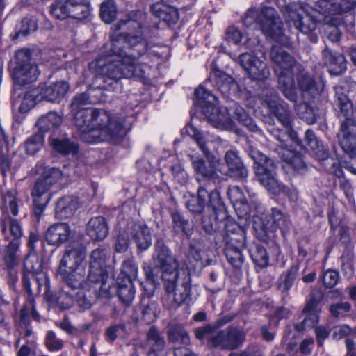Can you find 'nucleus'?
<instances>
[{
	"label": "nucleus",
	"instance_id": "1",
	"mask_svg": "<svg viewBox=\"0 0 356 356\" xmlns=\"http://www.w3.org/2000/svg\"><path fill=\"white\" fill-rule=\"evenodd\" d=\"M152 53L147 42L135 35L120 36L103 47L100 55L89 65L95 83L87 91L75 95L70 104V113L76 114L81 110L90 109L86 106L102 101L99 95L102 90H111L118 85V80L124 78H142Z\"/></svg>",
	"mask_w": 356,
	"mask_h": 356
},
{
	"label": "nucleus",
	"instance_id": "2",
	"mask_svg": "<svg viewBox=\"0 0 356 356\" xmlns=\"http://www.w3.org/2000/svg\"><path fill=\"white\" fill-rule=\"evenodd\" d=\"M243 23L248 28H259L265 35L276 42L272 47L270 57L274 63L279 88L286 98L296 102L298 92L301 90L302 98L307 104L310 98L322 92L323 82L321 80L314 81L301 72V66L284 49L290 46L289 38L284 34L282 22L273 8L263 7L260 10L250 9L243 19Z\"/></svg>",
	"mask_w": 356,
	"mask_h": 356
},
{
	"label": "nucleus",
	"instance_id": "3",
	"mask_svg": "<svg viewBox=\"0 0 356 356\" xmlns=\"http://www.w3.org/2000/svg\"><path fill=\"white\" fill-rule=\"evenodd\" d=\"M72 115L80 138L88 143L124 136L131 129L132 122V117L97 108L81 110Z\"/></svg>",
	"mask_w": 356,
	"mask_h": 356
},
{
	"label": "nucleus",
	"instance_id": "4",
	"mask_svg": "<svg viewBox=\"0 0 356 356\" xmlns=\"http://www.w3.org/2000/svg\"><path fill=\"white\" fill-rule=\"evenodd\" d=\"M355 4L353 0H318L315 8L307 5L288 6L284 11L286 21L304 34L315 30L317 23L325 21L330 15L341 14L351 10Z\"/></svg>",
	"mask_w": 356,
	"mask_h": 356
},
{
	"label": "nucleus",
	"instance_id": "5",
	"mask_svg": "<svg viewBox=\"0 0 356 356\" xmlns=\"http://www.w3.org/2000/svg\"><path fill=\"white\" fill-rule=\"evenodd\" d=\"M261 99L269 111L277 117V120L289 131V134H286V131L276 129L272 126L268 128V131L272 135L281 143L282 147L279 154L281 155L283 161L286 165L291 166L295 170L298 172L302 171L305 168V164L302 159L296 152L287 149L286 145L284 143L289 139L291 142L299 145L296 133L291 130V120L286 109L275 91H265L261 96Z\"/></svg>",
	"mask_w": 356,
	"mask_h": 356
},
{
	"label": "nucleus",
	"instance_id": "6",
	"mask_svg": "<svg viewBox=\"0 0 356 356\" xmlns=\"http://www.w3.org/2000/svg\"><path fill=\"white\" fill-rule=\"evenodd\" d=\"M153 260L154 264L163 271L162 278L166 292L163 299L164 304L168 307H174L186 302L189 298L191 284L186 280L181 286L176 287L178 263L169 248L160 241L155 244Z\"/></svg>",
	"mask_w": 356,
	"mask_h": 356
},
{
	"label": "nucleus",
	"instance_id": "7",
	"mask_svg": "<svg viewBox=\"0 0 356 356\" xmlns=\"http://www.w3.org/2000/svg\"><path fill=\"white\" fill-rule=\"evenodd\" d=\"M182 134H187L193 139L206 159L195 155H189L193 169L197 179H216L218 172L223 173V164L220 159L211 153V149H216L220 143L217 136L200 131L191 122L186 125L181 131Z\"/></svg>",
	"mask_w": 356,
	"mask_h": 356
},
{
	"label": "nucleus",
	"instance_id": "8",
	"mask_svg": "<svg viewBox=\"0 0 356 356\" xmlns=\"http://www.w3.org/2000/svg\"><path fill=\"white\" fill-rule=\"evenodd\" d=\"M108 251L106 248L94 250L90 257L89 271L87 278L85 277V268L72 270L67 274H60L67 284L73 289L96 291V286L105 284L107 273L106 260Z\"/></svg>",
	"mask_w": 356,
	"mask_h": 356
},
{
	"label": "nucleus",
	"instance_id": "9",
	"mask_svg": "<svg viewBox=\"0 0 356 356\" xmlns=\"http://www.w3.org/2000/svg\"><path fill=\"white\" fill-rule=\"evenodd\" d=\"M343 86H337L335 93L337 106L346 120L341 124L340 131L337 134L339 143L343 152L350 157L356 154V136L353 130V115L352 103L346 94L343 93Z\"/></svg>",
	"mask_w": 356,
	"mask_h": 356
},
{
	"label": "nucleus",
	"instance_id": "10",
	"mask_svg": "<svg viewBox=\"0 0 356 356\" xmlns=\"http://www.w3.org/2000/svg\"><path fill=\"white\" fill-rule=\"evenodd\" d=\"M197 104L202 108V113L208 121L216 129L232 131L234 124L227 110L222 111L218 106L216 97L200 86L195 92Z\"/></svg>",
	"mask_w": 356,
	"mask_h": 356
},
{
	"label": "nucleus",
	"instance_id": "11",
	"mask_svg": "<svg viewBox=\"0 0 356 356\" xmlns=\"http://www.w3.org/2000/svg\"><path fill=\"white\" fill-rule=\"evenodd\" d=\"M249 154L254 161V171L261 184L272 194L286 192V188L275 177L274 161L254 148L250 149Z\"/></svg>",
	"mask_w": 356,
	"mask_h": 356
},
{
	"label": "nucleus",
	"instance_id": "12",
	"mask_svg": "<svg viewBox=\"0 0 356 356\" xmlns=\"http://www.w3.org/2000/svg\"><path fill=\"white\" fill-rule=\"evenodd\" d=\"M19 200L15 190L8 191L4 196L2 205L3 216L0 220V228L4 238L7 241L17 240L22 237L23 231L20 222L9 217V214H18Z\"/></svg>",
	"mask_w": 356,
	"mask_h": 356
},
{
	"label": "nucleus",
	"instance_id": "13",
	"mask_svg": "<svg viewBox=\"0 0 356 356\" xmlns=\"http://www.w3.org/2000/svg\"><path fill=\"white\" fill-rule=\"evenodd\" d=\"M42 165L40 163L37 165V172L41 174V177L35 184L32 191L35 213L42 211L51 198L49 191L62 176L58 169L54 168L42 169Z\"/></svg>",
	"mask_w": 356,
	"mask_h": 356
},
{
	"label": "nucleus",
	"instance_id": "14",
	"mask_svg": "<svg viewBox=\"0 0 356 356\" xmlns=\"http://www.w3.org/2000/svg\"><path fill=\"white\" fill-rule=\"evenodd\" d=\"M185 204L188 209L193 213H201L211 209L212 212L218 214V212L224 211L220 193L218 191H212L211 193L200 186L197 191V195L189 194L185 196Z\"/></svg>",
	"mask_w": 356,
	"mask_h": 356
},
{
	"label": "nucleus",
	"instance_id": "15",
	"mask_svg": "<svg viewBox=\"0 0 356 356\" xmlns=\"http://www.w3.org/2000/svg\"><path fill=\"white\" fill-rule=\"evenodd\" d=\"M70 85L66 81H58L47 86L39 92L38 89H33L24 95L20 109L26 110L25 106L33 107L36 102L45 99L50 102L59 103L66 95Z\"/></svg>",
	"mask_w": 356,
	"mask_h": 356
},
{
	"label": "nucleus",
	"instance_id": "16",
	"mask_svg": "<svg viewBox=\"0 0 356 356\" xmlns=\"http://www.w3.org/2000/svg\"><path fill=\"white\" fill-rule=\"evenodd\" d=\"M90 13V4L87 0L57 1L51 9V15L58 19L71 17L83 20L88 18Z\"/></svg>",
	"mask_w": 356,
	"mask_h": 356
},
{
	"label": "nucleus",
	"instance_id": "17",
	"mask_svg": "<svg viewBox=\"0 0 356 356\" xmlns=\"http://www.w3.org/2000/svg\"><path fill=\"white\" fill-rule=\"evenodd\" d=\"M17 66L13 72L14 81L25 85L37 80L39 72L37 65L31 63V51L21 49L16 53Z\"/></svg>",
	"mask_w": 356,
	"mask_h": 356
},
{
	"label": "nucleus",
	"instance_id": "18",
	"mask_svg": "<svg viewBox=\"0 0 356 356\" xmlns=\"http://www.w3.org/2000/svg\"><path fill=\"white\" fill-rule=\"evenodd\" d=\"M86 249L81 245H68L60 262L58 272L67 274L86 267Z\"/></svg>",
	"mask_w": 356,
	"mask_h": 356
},
{
	"label": "nucleus",
	"instance_id": "19",
	"mask_svg": "<svg viewBox=\"0 0 356 356\" xmlns=\"http://www.w3.org/2000/svg\"><path fill=\"white\" fill-rule=\"evenodd\" d=\"M245 333L236 327L217 330L213 338V346L223 350L238 348L245 341Z\"/></svg>",
	"mask_w": 356,
	"mask_h": 356
},
{
	"label": "nucleus",
	"instance_id": "20",
	"mask_svg": "<svg viewBox=\"0 0 356 356\" xmlns=\"http://www.w3.org/2000/svg\"><path fill=\"white\" fill-rule=\"evenodd\" d=\"M238 60L243 68L248 73L252 79L263 81L270 75V70L266 64L249 53H243L238 57Z\"/></svg>",
	"mask_w": 356,
	"mask_h": 356
},
{
	"label": "nucleus",
	"instance_id": "21",
	"mask_svg": "<svg viewBox=\"0 0 356 356\" xmlns=\"http://www.w3.org/2000/svg\"><path fill=\"white\" fill-rule=\"evenodd\" d=\"M271 221L267 222L260 221L259 216H254L253 219V227L255 230H266L269 228L273 229H280L283 234L286 233L290 228V220L289 216L284 213L280 209L274 207L271 209Z\"/></svg>",
	"mask_w": 356,
	"mask_h": 356
},
{
	"label": "nucleus",
	"instance_id": "22",
	"mask_svg": "<svg viewBox=\"0 0 356 356\" xmlns=\"http://www.w3.org/2000/svg\"><path fill=\"white\" fill-rule=\"evenodd\" d=\"M169 339L174 343L175 356H197L187 348L190 343V339L182 327L177 326L170 328Z\"/></svg>",
	"mask_w": 356,
	"mask_h": 356
},
{
	"label": "nucleus",
	"instance_id": "23",
	"mask_svg": "<svg viewBox=\"0 0 356 356\" xmlns=\"http://www.w3.org/2000/svg\"><path fill=\"white\" fill-rule=\"evenodd\" d=\"M72 231L67 223H56L46 232V239L49 245L59 246L72 237Z\"/></svg>",
	"mask_w": 356,
	"mask_h": 356
},
{
	"label": "nucleus",
	"instance_id": "24",
	"mask_svg": "<svg viewBox=\"0 0 356 356\" xmlns=\"http://www.w3.org/2000/svg\"><path fill=\"white\" fill-rule=\"evenodd\" d=\"M227 195L238 218L247 219L250 216V206L241 189L238 186L230 187L227 191Z\"/></svg>",
	"mask_w": 356,
	"mask_h": 356
},
{
	"label": "nucleus",
	"instance_id": "25",
	"mask_svg": "<svg viewBox=\"0 0 356 356\" xmlns=\"http://www.w3.org/2000/svg\"><path fill=\"white\" fill-rule=\"evenodd\" d=\"M209 80L213 81L216 87L225 96L229 95L232 91H235L237 86L234 79L229 74L218 70L213 69L210 74Z\"/></svg>",
	"mask_w": 356,
	"mask_h": 356
},
{
	"label": "nucleus",
	"instance_id": "26",
	"mask_svg": "<svg viewBox=\"0 0 356 356\" xmlns=\"http://www.w3.org/2000/svg\"><path fill=\"white\" fill-rule=\"evenodd\" d=\"M130 234L139 249L145 250L151 246V232L149 227L144 222H138L132 224L130 228Z\"/></svg>",
	"mask_w": 356,
	"mask_h": 356
},
{
	"label": "nucleus",
	"instance_id": "27",
	"mask_svg": "<svg viewBox=\"0 0 356 356\" xmlns=\"http://www.w3.org/2000/svg\"><path fill=\"white\" fill-rule=\"evenodd\" d=\"M109 228L102 216L92 218L86 226V234L93 241L104 240L108 234Z\"/></svg>",
	"mask_w": 356,
	"mask_h": 356
},
{
	"label": "nucleus",
	"instance_id": "28",
	"mask_svg": "<svg viewBox=\"0 0 356 356\" xmlns=\"http://www.w3.org/2000/svg\"><path fill=\"white\" fill-rule=\"evenodd\" d=\"M79 207L76 197L72 195L60 198L56 207L55 214L59 219H67L73 216Z\"/></svg>",
	"mask_w": 356,
	"mask_h": 356
},
{
	"label": "nucleus",
	"instance_id": "29",
	"mask_svg": "<svg viewBox=\"0 0 356 356\" xmlns=\"http://www.w3.org/2000/svg\"><path fill=\"white\" fill-rule=\"evenodd\" d=\"M323 58L331 74L337 75L346 71V63L342 54H332L325 49L323 51Z\"/></svg>",
	"mask_w": 356,
	"mask_h": 356
},
{
	"label": "nucleus",
	"instance_id": "30",
	"mask_svg": "<svg viewBox=\"0 0 356 356\" xmlns=\"http://www.w3.org/2000/svg\"><path fill=\"white\" fill-rule=\"evenodd\" d=\"M224 240L225 243L230 241V243L236 242L238 245H245V229L234 221L227 219L225 224Z\"/></svg>",
	"mask_w": 356,
	"mask_h": 356
},
{
	"label": "nucleus",
	"instance_id": "31",
	"mask_svg": "<svg viewBox=\"0 0 356 356\" xmlns=\"http://www.w3.org/2000/svg\"><path fill=\"white\" fill-rule=\"evenodd\" d=\"M224 240L225 243L230 241V243L236 242L238 245H245V229L234 221L227 219L225 224Z\"/></svg>",
	"mask_w": 356,
	"mask_h": 356
},
{
	"label": "nucleus",
	"instance_id": "32",
	"mask_svg": "<svg viewBox=\"0 0 356 356\" xmlns=\"http://www.w3.org/2000/svg\"><path fill=\"white\" fill-rule=\"evenodd\" d=\"M225 161L232 176L240 179H245L248 177V170L237 152L227 151L225 155Z\"/></svg>",
	"mask_w": 356,
	"mask_h": 356
},
{
	"label": "nucleus",
	"instance_id": "33",
	"mask_svg": "<svg viewBox=\"0 0 356 356\" xmlns=\"http://www.w3.org/2000/svg\"><path fill=\"white\" fill-rule=\"evenodd\" d=\"M152 11L156 17L168 24H174L179 19L177 8L163 3L157 2L153 4Z\"/></svg>",
	"mask_w": 356,
	"mask_h": 356
},
{
	"label": "nucleus",
	"instance_id": "34",
	"mask_svg": "<svg viewBox=\"0 0 356 356\" xmlns=\"http://www.w3.org/2000/svg\"><path fill=\"white\" fill-rule=\"evenodd\" d=\"M147 343L150 348L147 356H165L164 339L154 327L147 333Z\"/></svg>",
	"mask_w": 356,
	"mask_h": 356
},
{
	"label": "nucleus",
	"instance_id": "35",
	"mask_svg": "<svg viewBox=\"0 0 356 356\" xmlns=\"http://www.w3.org/2000/svg\"><path fill=\"white\" fill-rule=\"evenodd\" d=\"M63 122V118L56 112H49L42 115L37 122L40 133L47 132L58 127Z\"/></svg>",
	"mask_w": 356,
	"mask_h": 356
},
{
	"label": "nucleus",
	"instance_id": "36",
	"mask_svg": "<svg viewBox=\"0 0 356 356\" xmlns=\"http://www.w3.org/2000/svg\"><path fill=\"white\" fill-rule=\"evenodd\" d=\"M316 306V302L314 300H311L306 304L303 312L308 314V315L301 323L296 325V329L298 331L309 330L314 327L318 323V316L316 312L314 311Z\"/></svg>",
	"mask_w": 356,
	"mask_h": 356
},
{
	"label": "nucleus",
	"instance_id": "37",
	"mask_svg": "<svg viewBox=\"0 0 356 356\" xmlns=\"http://www.w3.org/2000/svg\"><path fill=\"white\" fill-rule=\"evenodd\" d=\"M225 255L227 261L234 268H239L243 263V257L241 254V248L245 245H238L236 242L225 243Z\"/></svg>",
	"mask_w": 356,
	"mask_h": 356
},
{
	"label": "nucleus",
	"instance_id": "38",
	"mask_svg": "<svg viewBox=\"0 0 356 356\" xmlns=\"http://www.w3.org/2000/svg\"><path fill=\"white\" fill-rule=\"evenodd\" d=\"M31 314L32 318L37 321H40V315L34 309V301L31 296H29L26 302L24 303L20 313L19 314L18 323L21 327H26L29 322V315Z\"/></svg>",
	"mask_w": 356,
	"mask_h": 356
},
{
	"label": "nucleus",
	"instance_id": "39",
	"mask_svg": "<svg viewBox=\"0 0 356 356\" xmlns=\"http://www.w3.org/2000/svg\"><path fill=\"white\" fill-rule=\"evenodd\" d=\"M118 296L121 301L126 305H129L134 300L135 296V289L132 282L121 280L118 278Z\"/></svg>",
	"mask_w": 356,
	"mask_h": 356
},
{
	"label": "nucleus",
	"instance_id": "40",
	"mask_svg": "<svg viewBox=\"0 0 356 356\" xmlns=\"http://www.w3.org/2000/svg\"><path fill=\"white\" fill-rule=\"evenodd\" d=\"M24 269L26 274L38 275L42 270V261L36 254L30 253L24 259Z\"/></svg>",
	"mask_w": 356,
	"mask_h": 356
},
{
	"label": "nucleus",
	"instance_id": "41",
	"mask_svg": "<svg viewBox=\"0 0 356 356\" xmlns=\"http://www.w3.org/2000/svg\"><path fill=\"white\" fill-rule=\"evenodd\" d=\"M138 267L131 260L124 261L122 266L121 273L118 277L121 280L128 282H133V280L137 277Z\"/></svg>",
	"mask_w": 356,
	"mask_h": 356
},
{
	"label": "nucleus",
	"instance_id": "42",
	"mask_svg": "<svg viewBox=\"0 0 356 356\" xmlns=\"http://www.w3.org/2000/svg\"><path fill=\"white\" fill-rule=\"evenodd\" d=\"M44 137L42 133H37L27 139L24 143V149L28 154L33 155L42 147Z\"/></svg>",
	"mask_w": 356,
	"mask_h": 356
},
{
	"label": "nucleus",
	"instance_id": "43",
	"mask_svg": "<svg viewBox=\"0 0 356 356\" xmlns=\"http://www.w3.org/2000/svg\"><path fill=\"white\" fill-rule=\"evenodd\" d=\"M116 7L113 0H107L102 3L100 15L102 20L107 23H111L116 17Z\"/></svg>",
	"mask_w": 356,
	"mask_h": 356
},
{
	"label": "nucleus",
	"instance_id": "44",
	"mask_svg": "<svg viewBox=\"0 0 356 356\" xmlns=\"http://www.w3.org/2000/svg\"><path fill=\"white\" fill-rule=\"evenodd\" d=\"M173 227L176 232H184L186 235L192 233V225L179 213L172 214Z\"/></svg>",
	"mask_w": 356,
	"mask_h": 356
},
{
	"label": "nucleus",
	"instance_id": "45",
	"mask_svg": "<svg viewBox=\"0 0 356 356\" xmlns=\"http://www.w3.org/2000/svg\"><path fill=\"white\" fill-rule=\"evenodd\" d=\"M19 248V241L12 240L8 245L4 255L6 264L9 267H13L17 264V252Z\"/></svg>",
	"mask_w": 356,
	"mask_h": 356
},
{
	"label": "nucleus",
	"instance_id": "46",
	"mask_svg": "<svg viewBox=\"0 0 356 356\" xmlns=\"http://www.w3.org/2000/svg\"><path fill=\"white\" fill-rule=\"evenodd\" d=\"M51 145L57 152L62 154H74L77 152V146L68 140L52 139Z\"/></svg>",
	"mask_w": 356,
	"mask_h": 356
},
{
	"label": "nucleus",
	"instance_id": "47",
	"mask_svg": "<svg viewBox=\"0 0 356 356\" xmlns=\"http://www.w3.org/2000/svg\"><path fill=\"white\" fill-rule=\"evenodd\" d=\"M235 114L238 120L244 126L248 127L250 131L253 132L259 131L258 127L254 124L252 118L246 113L245 110L241 107H237L235 110Z\"/></svg>",
	"mask_w": 356,
	"mask_h": 356
},
{
	"label": "nucleus",
	"instance_id": "48",
	"mask_svg": "<svg viewBox=\"0 0 356 356\" xmlns=\"http://www.w3.org/2000/svg\"><path fill=\"white\" fill-rule=\"evenodd\" d=\"M243 37L241 31L234 26L228 27L225 31V40L227 43L238 45Z\"/></svg>",
	"mask_w": 356,
	"mask_h": 356
},
{
	"label": "nucleus",
	"instance_id": "49",
	"mask_svg": "<svg viewBox=\"0 0 356 356\" xmlns=\"http://www.w3.org/2000/svg\"><path fill=\"white\" fill-rule=\"evenodd\" d=\"M217 330L212 326L207 325L202 327L197 328L195 331V337L199 340H207L213 346V338Z\"/></svg>",
	"mask_w": 356,
	"mask_h": 356
},
{
	"label": "nucleus",
	"instance_id": "50",
	"mask_svg": "<svg viewBox=\"0 0 356 356\" xmlns=\"http://www.w3.org/2000/svg\"><path fill=\"white\" fill-rule=\"evenodd\" d=\"M143 270L146 276L147 282L145 284H143L145 295L149 298L153 296V291L154 289V280L152 273V269L150 266L144 265Z\"/></svg>",
	"mask_w": 356,
	"mask_h": 356
},
{
	"label": "nucleus",
	"instance_id": "51",
	"mask_svg": "<svg viewBox=\"0 0 356 356\" xmlns=\"http://www.w3.org/2000/svg\"><path fill=\"white\" fill-rule=\"evenodd\" d=\"M158 305L156 302L148 300L147 303L144 302V307L142 314L144 320L147 323L153 321L156 317Z\"/></svg>",
	"mask_w": 356,
	"mask_h": 356
},
{
	"label": "nucleus",
	"instance_id": "52",
	"mask_svg": "<svg viewBox=\"0 0 356 356\" xmlns=\"http://www.w3.org/2000/svg\"><path fill=\"white\" fill-rule=\"evenodd\" d=\"M126 334L125 326L122 324L111 326L105 332L106 340L109 341H113L118 337H124Z\"/></svg>",
	"mask_w": 356,
	"mask_h": 356
},
{
	"label": "nucleus",
	"instance_id": "53",
	"mask_svg": "<svg viewBox=\"0 0 356 356\" xmlns=\"http://www.w3.org/2000/svg\"><path fill=\"white\" fill-rule=\"evenodd\" d=\"M90 291L86 290L79 291L76 293V301L79 307L83 310L89 309L92 305V298Z\"/></svg>",
	"mask_w": 356,
	"mask_h": 356
},
{
	"label": "nucleus",
	"instance_id": "54",
	"mask_svg": "<svg viewBox=\"0 0 356 356\" xmlns=\"http://www.w3.org/2000/svg\"><path fill=\"white\" fill-rule=\"evenodd\" d=\"M350 308L351 305L350 303L343 302L332 305L330 311L333 316L339 318L346 316L350 312Z\"/></svg>",
	"mask_w": 356,
	"mask_h": 356
},
{
	"label": "nucleus",
	"instance_id": "55",
	"mask_svg": "<svg viewBox=\"0 0 356 356\" xmlns=\"http://www.w3.org/2000/svg\"><path fill=\"white\" fill-rule=\"evenodd\" d=\"M170 170L172 172V175L173 176V179L180 183L181 184H184L187 181V173L182 168L180 163H177L170 167Z\"/></svg>",
	"mask_w": 356,
	"mask_h": 356
},
{
	"label": "nucleus",
	"instance_id": "56",
	"mask_svg": "<svg viewBox=\"0 0 356 356\" xmlns=\"http://www.w3.org/2000/svg\"><path fill=\"white\" fill-rule=\"evenodd\" d=\"M46 345L49 350H59L63 347V341L56 337L53 331H49L46 337Z\"/></svg>",
	"mask_w": 356,
	"mask_h": 356
},
{
	"label": "nucleus",
	"instance_id": "57",
	"mask_svg": "<svg viewBox=\"0 0 356 356\" xmlns=\"http://www.w3.org/2000/svg\"><path fill=\"white\" fill-rule=\"evenodd\" d=\"M323 282L324 285L327 288L334 287L338 282L339 273L334 270H328L323 275Z\"/></svg>",
	"mask_w": 356,
	"mask_h": 356
},
{
	"label": "nucleus",
	"instance_id": "58",
	"mask_svg": "<svg viewBox=\"0 0 356 356\" xmlns=\"http://www.w3.org/2000/svg\"><path fill=\"white\" fill-rule=\"evenodd\" d=\"M38 24L36 19L33 17H25L22 21L21 31L24 34H29L37 29Z\"/></svg>",
	"mask_w": 356,
	"mask_h": 356
},
{
	"label": "nucleus",
	"instance_id": "59",
	"mask_svg": "<svg viewBox=\"0 0 356 356\" xmlns=\"http://www.w3.org/2000/svg\"><path fill=\"white\" fill-rule=\"evenodd\" d=\"M128 246V238L123 234L118 235L115 245V251L119 253L124 252L127 250Z\"/></svg>",
	"mask_w": 356,
	"mask_h": 356
},
{
	"label": "nucleus",
	"instance_id": "60",
	"mask_svg": "<svg viewBox=\"0 0 356 356\" xmlns=\"http://www.w3.org/2000/svg\"><path fill=\"white\" fill-rule=\"evenodd\" d=\"M351 329L346 325H337L334 327L333 337L337 339H340L348 335Z\"/></svg>",
	"mask_w": 356,
	"mask_h": 356
},
{
	"label": "nucleus",
	"instance_id": "61",
	"mask_svg": "<svg viewBox=\"0 0 356 356\" xmlns=\"http://www.w3.org/2000/svg\"><path fill=\"white\" fill-rule=\"evenodd\" d=\"M305 141L307 142V145L313 150H315L316 148H320L318 145V141L316 138L314 133L311 130H307L305 134Z\"/></svg>",
	"mask_w": 356,
	"mask_h": 356
},
{
	"label": "nucleus",
	"instance_id": "62",
	"mask_svg": "<svg viewBox=\"0 0 356 356\" xmlns=\"http://www.w3.org/2000/svg\"><path fill=\"white\" fill-rule=\"evenodd\" d=\"M327 33V38L332 42L339 41L340 38V31L337 26H329L328 29L326 30Z\"/></svg>",
	"mask_w": 356,
	"mask_h": 356
},
{
	"label": "nucleus",
	"instance_id": "63",
	"mask_svg": "<svg viewBox=\"0 0 356 356\" xmlns=\"http://www.w3.org/2000/svg\"><path fill=\"white\" fill-rule=\"evenodd\" d=\"M314 341L312 338L305 339L300 344V350L303 354L309 355L312 352Z\"/></svg>",
	"mask_w": 356,
	"mask_h": 356
},
{
	"label": "nucleus",
	"instance_id": "64",
	"mask_svg": "<svg viewBox=\"0 0 356 356\" xmlns=\"http://www.w3.org/2000/svg\"><path fill=\"white\" fill-rule=\"evenodd\" d=\"M328 332L324 327H317L316 328V334L317 341L319 346H322V341L328 336Z\"/></svg>",
	"mask_w": 356,
	"mask_h": 356
}]
</instances>
